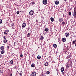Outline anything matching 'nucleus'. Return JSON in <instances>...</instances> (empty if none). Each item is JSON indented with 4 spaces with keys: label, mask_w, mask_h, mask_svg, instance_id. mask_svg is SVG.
Wrapping results in <instances>:
<instances>
[{
    "label": "nucleus",
    "mask_w": 76,
    "mask_h": 76,
    "mask_svg": "<svg viewBox=\"0 0 76 76\" xmlns=\"http://www.w3.org/2000/svg\"><path fill=\"white\" fill-rule=\"evenodd\" d=\"M70 66H71V64H67L66 66V69H68L70 67Z\"/></svg>",
    "instance_id": "f257e3e1"
},
{
    "label": "nucleus",
    "mask_w": 76,
    "mask_h": 76,
    "mask_svg": "<svg viewBox=\"0 0 76 76\" xmlns=\"http://www.w3.org/2000/svg\"><path fill=\"white\" fill-rule=\"evenodd\" d=\"M0 49L2 50L1 51V53L3 54H4V48H1Z\"/></svg>",
    "instance_id": "f03ea898"
},
{
    "label": "nucleus",
    "mask_w": 76,
    "mask_h": 76,
    "mask_svg": "<svg viewBox=\"0 0 76 76\" xmlns=\"http://www.w3.org/2000/svg\"><path fill=\"white\" fill-rule=\"evenodd\" d=\"M29 13L30 15L31 16H32V15H33L34 13V11L33 10H31L30 11Z\"/></svg>",
    "instance_id": "7ed1b4c3"
},
{
    "label": "nucleus",
    "mask_w": 76,
    "mask_h": 76,
    "mask_svg": "<svg viewBox=\"0 0 76 76\" xmlns=\"http://www.w3.org/2000/svg\"><path fill=\"white\" fill-rule=\"evenodd\" d=\"M42 3L43 4H47V0H43Z\"/></svg>",
    "instance_id": "20e7f679"
},
{
    "label": "nucleus",
    "mask_w": 76,
    "mask_h": 76,
    "mask_svg": "<svg viewBox=\"0 0 76 76\" xmlns=\"http://www.w3.org/2000/svg\"><path fill=\"white\" fill-rule=\"evenodd\" d=\"M73 16L74 18H75V17H76V11L75 10L73 12Z\"/></svg>",
    "instance_id": "39448f33"
},
{
    "label": "nucleus",
    "mask_w": 76,
    "mask_h": 76,
    "mask_svg": "<svg viewBox=\"0 0 76 76\" xmlns=\"http://www.w3.org/2000/svg\"><path fill=\"white\" fill-rule=\"evenodd\" d=\"M32 76H36V72H32L31 73Z\"/></svg>",
    "instance_id": "423d86ee"
},
{
    "label": "nucleus",
    "mask_w": 76,
    "mask_h": 76,
    "mask_svg": "<svg viewBox=\"0 0 76 76\" xmlns=\"http://www.w3.org/2000/svg\"><path fill=\"white\" fill-rule=\"evenodd\" d=\"M69 35H70V34H69V33L67 32L65 33V36L66 38L69 37Z\"/></svg>",
    "instance_id": "0eeeda50"
},
{
    "label": "nucleus",
    "mask_w": 76,
    "mask_h": 76,
    "mask_svg": "<svg viewBox=\"0 0 76 76\" xmlns=\"http://www.w3.org/2000/svg\"><path fill=\"white\" fill-rule=\"evenodd\" d=\"M63 18H61L59 19V21L60 23H61L63 21Z\"/></svg>",
    "instance_id": "6e6552de"
},
{
    "label": "nucleus",
    "mask_w": 76,
    "mask_h": 76,
    "mask_svg": "<svg viewBox=\"0 0 76 76\" xmlns=\"http://www.w3.org/2000/svg\"><path fill=\"white\" fill-rule=\"evenodd\" d=\"M26 23H23L22 24V28H25V27L26 26Z\"/></svg>",
    "instance_id": "1a4fd4ad"
},
{
    "label": "nucleus",
    "mask_w": 76,
    "mask_h": 76,
    "mask_svg": "<svg viewBox=\"0 0 76 76\" xmlns=\"http://www.w3.org/2000/svg\"><path fill=\"white\" fill-rule=\"evenodd\" d=\"M68 50L69 49H67V48H64V50L65 52H67Z\"/></svg>",
    "instance_id": "9d476101"
},
{
    "label": "nucleus",
    "mask_w": 76,
    "mask_h": 76,
    "mask_svg": "<svg viewBox=\"0 0 76 76\" xmlns=\"http://www.w3.org/2000/svg\"><path fill=\"white\" fill-rule=\"evenodd\" d=\"M40 39L42 41H43L44 40V37L43 36H41L40 37Z\"/></svg>",
    "instance_id": "9b49d317"
},
{
    "label": "nucleus",
    "mask_w": 76,
    "mask_h": 76,
    "mask_svg": "<svg viewBox=\"0 0 76 76\" xmlns=\"http://www.w3.org/2000/svg\"><path fill=\"white\" fill-rule=\"evenodd\" d=\"M62 40L63 42H66V39L65 38H63L62 39Z\"/></svg>",
    "instance_id": "f8f14e48"
},
{
    "label": "nucleus",
    "mask_w": 76,
    "mask_h": 76,
    "mask_svg": "<svg viewBox=\"0 0 76 76\" xmlns=\"http://www.w3.org/2000/svg\"><path fill=\"white\" fill-rule=\"evenodd\" d=\"M64 67H62L61 68V72H64Z\"/></svg>",
    "instance_id": "ddd939ff"
},
{
    "label": "nucleus",
    "mask_w": 76,
    "mask_h": 76,
    "mask_svg": "<svg viewBox=\"0 0 76 76\" xmlns=\"http://www.w3.org/2000/svg\"><path fill=\"white\" fill-rule=\"evenodd\" d=\"M49 30V29L47 28H45V31L46 32H48Z\"/></svg>",
    "instance_id": "4468645a"
},
{
    "label": "nucleus",
    "mask_w": 76,
    "mask_h": 76,
    "mask_svg": "<svg viewBox=\"0 0 76 76\" xmlns=\"http://www.w3.org/2000/svg\"><path fill=\"white\" fill-rule=\"evenodd\" d=\"M61 25L62 26H64L65 25V22L64 21H63L61 23Z\"/></svg>",
    "instance_id": "2eb2a0df"
},
{
    "label": "nucleus",
    "mask_w": 76,
    "mask_h": 76,
    "mask_svg": "<svg viewBox=\"0 0 76 76\" xmlns=\"http://www.w3.org/2000/svg\"><path fill=\"white\" fill-rule=\"evenodd\" d=\"M44 65L45 66H48V62H46L44 64Z\"/></svg>",
    "instance_id": "dca6fc26"
},
{
    "label": "nucleus",
    "mask_w": 76,
    "mask_h": 76,
    "mask_svg": "<svg viewBox=\"0 0 76 76\" xmlns=\"http://www.w3.org/2000/svg\"><path fill=\"white\" fill-rule=\"evenodd\" d=\"M59 4V2L58 1H56L55 2L56 4L57 5V4Z\"/></svg>",
    "instance_id": "f3484780"
},
{
    "label": "nucleus",
    "mask_w": 76,
    "mask_h": 76,
    "mask_svg": "<svg viewBox=\"0 0 76 76\" xmlns=\"http://www.w3.org/2000/svg\"><path fill=\"white\" fill-rule=\"evenodd\" d=\"M27 37H29L31 36V33H28V34L27 35Z\"/></svg>",
    "instance_id": "a211bd4d"
},
{
    "label": "nucleus",
    "mask_w": 76,
    "mask_h": 76,
    "mask_svg": "<svg viewBox=\"0 0 76 76\" xmlns=\"http://www.w3.org/2000/svg\"><path fill=\"white\" fill-rule=\"evenodd\" d=\"M50 19L51 22H54V18H53L52 17H51Z\"/></svg>",
    "instance_id": "6ab92c4d"
},
{
    "label": "nucleus",
    "mask_w": 76,
    "mask_h": 76,
    "mask_svg": "<svg viewBox=\"0 0 76 76\" xmlns=\"http://www.w3.org/2000/svg\"><path fill=\"white\" fill-rule=\"evenodd\" d=\"M3 42L4 43H6V42H7V39H5L4 40Z\"/></svg>",
    "instance_id": "aec40b11"
},
{
    "label": "nucleus",
    "mask_w": 76,
    "mask_h": 76,
    "mask_svg": "<svg viewBox=\"0 0 76 76\" xmlns=\"http://www.w3.org/2000/svg\"><path fill=\"white\" fill-rule=\"evenodd\" d=\"M53 46L54 48H56V47H57V45L56 44H54L53 45Z\"/></svg>",
    "instance_id": "412c9836"
},
{
    "label": "nucleus",
    "mask_w": 76,
    "mask_h": 76,
    "mask_svg": "<svg viewBox=\"0 0 76 76\" xmlns=\"http://www.w3.org/2000/svg\"><path fill=\"white\" fill-rule=\"evenodd\" d=\"M10 64H13V60H12L10 61Z\"/></svg>",
    "instance_id": "4be33fe9"
},
{
    "label": "nucleus",
    "mask_w": 76,
    "mask_h": 76,
    "mask_svg": "<svg viewBox=\"0 0 76 76\" xmlns=\"http://www.w3.org/2000/svg\"><path fill=\"white\" fill-rule=\"evenodd\" d=\"M46 73L47 74V75H49V74L50 73V72H49L48 71H47L46 72Z\"/></svg>",
    "instance_id": "5701e85b"
},
{
    "label": "nucleus",
    "mask_w": 76,
    "mask_h": 76,
    "mask_svg": "<svg viewBox=\"0 0 76 76\" xmlns=\"http://www.w3.org/2000/svg\"><path fill=\"white\" fill-rule=\"evenodd\" d=\"M37 58L38 59H40V58H41V56H37Z\"/></svg>",
    "instance_id": "b1692460"
},
{
    "label": "nucleus",
    "mask_w": 76,
    "mask_h": 76,
    "mask_svg": "<svg viewBox=\"0 0 76 76\" xmlns=\"http://www.w3.org/2000/svg\"><path fill=\"white\" fill-rule=\"evenodd\" d=\"M31 4L32 5H34V4H35V2H33V1L32 2H31Z\"/></svg>",
    "instance_id": "393cba45"
},
{
    "label": "nucleus",
    "mask_w": 76,
    "mask_h": 76,
    "mask_svg": "<svg viewBox=\"0 0 76 76\" xmlns=\"http://www.w3.org/2000/svg\"><path fill=\"white\" fill-rule=\"evenodd\" d=\"M31 67H35V66L33 64H32L31 65Z\"/></svg>",
    "instance_id": "a878e982"
},
{
    "label": "nucleus",
    "mask_w": 76,
    "mask_h": 76,
    "mask_svg": "<svg viewBox=\"0 0 76 76\" xmlns=\"http://www.w3.org/2000/svg\"><path fill=\"white\" fill-rule=\"evenodd\" d=\"M19 74V75L20 76H22V74L21 73H18Z\"/></svg>",
    "instance_id": "bb28decb"
},
{
    "label": "nucleus",
    "mask_w": 76,
    "mask_h": 76,
    "mask_svg": "<svg viewBox=\"0 0 76 76\" xmlns=\"http://www.w3.org/2000/svg\"><path fill=\"white\" fill-rule=\"evenodd\" d=\"M76 44V43H75V41H73L72 42V44Z\"/></svg>",
    "instance_id": "cd10ccee"
},
{
    "label": "nucleus",
    "mask_w": 76,
    "mask_h": 76,
    "mask_svg": "<svg viewBox=\"0 0 76 76\" xmlns=\"http://www.w3.org/2000/svg\"><path fill=\"white\" fill-rule=\"evenodd\" d=\"M13 44L14 46H16V42H15L14 43H13Z\"/></svg>",
    "instance_id": "c85d7f7f"
},
{
    "label": "nucleus",
    "mask_w": 76,
    "mask_h": 76,
    "mask_svg": "<svg viewBox=\"0 0 76 76\" xmlns=\"http://www.w3.org/2000/svg\"><path fill=\"white\" fill-rule=\"evenodd\" d=\"M2 23V20L0 19V24Z\"/></svg>",
    "instance_id": "c756f323"
},
{
    "label": "nucleus",
    "mask_w": 76,
    "mask_h": 76,
    "mask_svg": "<svg viewBox=\"0 0 76 76\" xmlns=\"http://www.w3.org/2000/svg\"><path fill=\"white\" fill-rule=\"evenodd\" d=\"M14 23H12L11 24V26L12 27L13 26H14Z\"/></svg>",
    "instance_id": "7c9ffc66"
},
{
    "label": "nucleus",
    "mask_w": 76,
    "mask_h": 76,
    "mask_svg": "<svg viewBox=\"0 0 76 76\" xmlns=\"http://www.w3.org/2000/svg\"><path fill=\"white\" fill-rule=\"evenodd\" d=\"M4 34L5 35H7V33H6V31L4 32Z\"/></svg>",
    "instance_id": "2f4dec72"
},
{
    "label": "nucleus",
    "mask_w": 76,
    "mask_h": 76,
    "mask_svg": "<svg viewBox=\"0 0 76 76\" xmlns=\"http://www.w3.org/2000/svg\"><path fill=\"white\" fill-rule=\"evenodd\" d=\"M17 15H18V14H19V11H18L17 12Z\"/></svg>",
    "instance_id": "473e14b6"
},
{
    "label": "nucleus",
    "mask_w": 76,
    "mask_h": 76,
    "mask_svg": "<svg viewBox=\"0 0 76 76\" xmlns=\"http://www.w3.org/2000/svg\"><path fill=\"white\" fill-rule=\"evenodd\" d=\"M5 36H5L4 37V39H6V38H7V37H6Z\"/></svg>",
    "instance_id": "72a5a7b5"
},
{
    "label": "nucleus",
    "mask_w": 76,
    "mask_h": 76,
    "mask_svg": "<svg viewBox=\"0 0 76 76\" xmlns=\"http://www.w3.org/2000/svg\"><path fill=\"white\" fill-rule=\"evenodd\" d=\"M20 57H23V55L22 54H21L20 55Z\"/></svg>",
    "instance_id": "f704fd0d"
},
{
    "label": "nucleus",
    "mask_w": 76,
    "mask_h": 76,
    "mask_svg": "<svg viewBox=\"0 0 76 76\" xmlns=\"http://www.w3.org/2000/svg\"><path fill=\"white\" fill-rule=\"evenodd\" d=\"M69 15H71V12H69Z\"/></svg>",
    "instance_id": "c9c22d12"
},
{
    "label": "nucleus",
    "mask_w": 76,
    "mask_h": 76,
    "mask_svg": "<svg viewBox=\"0 0 76 76\" xmlns=\"http://www.w3.org/2000/svg\"><path fill=\"white\" fill-rule=\"evenodd\" d=\"M6 32H9V30H7L6 31Z\"/></svg>",
    "instance_id": "e433bc0d"
},
{
    "label": "nucleus",
    "mask_w": 76,
    "mask_h": 76,
    "mask_svg": "<svg viewBox=\"0 0 76 76\" xmlns=\"http://www.w3.org/2000/svg\"><path fill=\"white\" fill-rule=\"evenodd\" d=\"M14 68L15 69H17V67L16 66H15Z\"/></svg>",
    "instance_id": "4c0bfd02"
},
{
    "label": "nucleus",
    "mask_w": 76,
    "mask_h": 76,
    "mask_svg": "<svg viewBox=\"0 0 76 76\" xmlns=\"http://www.w3.org/2000/svg\"><path fill=\"white\" fill-rule=\"evenodd\" d=\"M62 74L63 75H64V72H62Z\"/></svg>",
    "instance_id": "58836bf2"
},
{
    "label": "nucleus",
    "mask_w": 76,
    "mask_h": 76,
    "mask_svg": "<svg viewBox=\"0 0 76 76\" xmlns=\"http://www.w3.org/2000/svg\"><path fill=\"white\" fill-rule=\"evenodd\" d=\"M2 57V55L1 54H0V58H1Z\"/></svg>",
    "instance_id": "ea45409f"
},
{
    "label": "nucleus",
    "mask_w": 76,
    "mask_h": 76,
    "mask_svg": "<svg viewBox=\"0 0 76 76\" xmlns=\"http://www.w3.org/2000/svg\"><path fill=\"white\" fill-rule=\"evenodd\" d=\"M0 73H3V72H2V71H1V70H0Z\"/></svg>",
    "instance_id": "a19ab883"
},
{
    "label": "nucleus",
    "mask_w": 76,
    "mask_h": 76,
    "mask_svg": "<svg viewBox=\"0 0 76 76\" xmlns=\"http://www.w3.org/2000/svg\"><path fill=\"white\" fill-rule=\"evenodd\" d=\"M10 76H12V74H10Z\"/></svg>",
    "instance_id": "79ce46f5"
},
{
    "label": "nucleus",
    "mask_w": 76,
    "mask_h": 76,
    "mask_svg": "<svg viewBox=\"0 0 76 76\" xmlns=\"http://www.w3.org/2000/svg\"><path fill=\"white\" fill-rule=\"evenodd\" d=\"M3 48H4V46H1V48H3Z\"/></svg>",
    "instance_id": "37998d69"
},
{
    "label": "nucleus",
    "mask_w": 76,
    "mask_h": 76,
    "mask_svg": "<svg viewBox=\"0 0 76 76\" xmlns=\"http://www.w3.org/2000/svg\"><path fill=\"white\" fill-rule=\"evenodd\" d=\"M9 47H10V46H8L7 47V48H9Z\"/></svg>",
    "instance_id": "c03bdc74"
},
{
    "label": "nucleus",
    "mask_w": 76,
    "mask_h": 76,
    "mask_svg": "<svg viewBox=\"0 0 76 76\" xmlns=\"http://www.w3.org/2000/svg\"><path fill=\"white\" fill-rule=\"evenodd\" d=\"M75 42H76V39L75 40Z\"/></svg>",
    "instance_id": "a18cd8bd"
},
{
    "label": "nucleus",
    "mask_w": 76,
    "mask_h": 76,
    "mask_svg": "<svg viewBox=\"0 0 76 76\" xmlns=\"http://www.w3.org/2000/svg\"><path fill=\"white\" fill-rule=\"evenodd\" d=\"M75 46L76 47V44H75Z\"/></svg>",
    "instance_id": "49530a36"
},
{
    "label": "nucleus",
    "mask_w": 76,
    "mask_h": 76,
    "mask_svg": "<svg viewBox=\"0 0 76 76\" xmlns=\"http://www.w3.org/2000/svg\"><path fill=\"white\" fill-rule=\"evenodd\" d=\"M64 0V1H66V0Z\"/></svg>",
    "instance_id": "de8ad7c7"
},
{
    "label": "nucleus",
    "mask_w": 76,
    "mask_h": 76,
    "mask_svg": "<svg viewBox=\"0 0 76 76\" xmlns=\"http://www.w3.org/2000/svg\"><path fill=\"white\" fill-rule=\"evenodd\" d=\"M58 73L57 74V75H58Z\"/></svg>",
    "instance_id": "09e8293b"
},
{
    "label": "nucleus",
    "mask_w": 76,
    "mask_h": 76,
    "mask_svg": "<svg viewBox=\"0 0 76 76\" xmlns=\"http://www.w3.org/2000/svg\"><path fill=\"white\" fill-rule=\"evenodd\" d=\"M37 21H36V22H37Z\"/></svg>",
    "instance_id": "8fccbe9b"
},
{
    "label": "nucleus",
    "mask_w": 76,
    "mask_h": 76,
    "mask_svg": "<svg viewBox=\"0 0 76 76\" xmlns=\"http://www.w3.org/2000/svg\"><path fill=\"white\" fill-rule=\"evenodd\" d=\"M73 1V0H72Z\"/></svg>",
    "instance_id": "3c124183"
}]
</instances>
